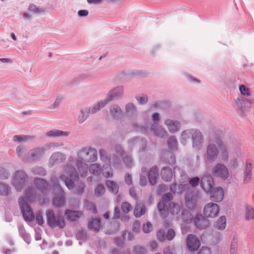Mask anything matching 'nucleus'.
<instances>
[{
	"label": "nucleus",
	"mask_w": 254,
	"mask_h": 254,
	"mask_svg": "<svg viewBox=\"0 0 254 254\" xmlns=\"http://www.w3.org/2000/svg\"><path fill=\"white\" fill-rule=\"evenodd\" d=\"M46 214L47 224L50 227L53 228L58 227L61 229L65 227V221L61 215H56L52 209L47 210Z\"/></svg>",
	"instance_id": "obj_3"
},
{
	"label": "nucleus",
	"mask_w": 254,
	"mask_h": 254,
	"mask_svg": "<svg viewBox=\"0 0 254 254\" xmlns=\"http://www.w3.org/2000/svg\"><path fill=\"white\" fill-rule=\"evenodd\" d=\"M237 243H238V241H237V239L234 238L233 240H232V241L231 242V245H230V254H237Z\"/></svg>",
	"instance_id": "obj_56"
},
{
	"label": "nucleus",
	"mask_w": 254,
	"mask_h": 254,
	"mask_svg": "<svg viewBox=\"0 0 254 254\" xmlns=\"http://www.w3.org/2000/svg\"><path fill=\"white\" fill-rule=\"evenodd\" d=\"M219 212V206L213 202L206 204L203 209V214L206 218H214L218 215Z\"/></svg>",
	"instance_id": "obj_13"
},
{
	"label": "nucleus",
	"mask_w": 254,
	"mask_h": 254,
	"mask_svg": "<svg viewBox=\"0 0 254 254\" xmlns=\"http://www.w3.org/2000/svg\"><path fill=\"white\" fill-rule=\"evenodd\" d=\"M36 137L33 135H15L13 136V141L16 143L26 142L29 141H34Z\"/></svg>",
	"instance_id": "obj_30"
},
{
	"label": "nucleus",
	"mask_w": 254,
	"mask_h": 254,
	"mask_svg": "<svg viewBox=\"0 0 254 254\" xmlns=\"http://www.w3.org/2000/svg\"><path fill=\"white\" fill-rule=\"evenodd\" d=\"M182 219L184 222L190 223L193 219V216L190 211L183 210L182 213Z\"/></svg>",
	"instance_id": "obj_46"
},
{
	"label": "nucleus",
	"mask_w": 254,
	"mask_h": 254,
	"mask_svg": "<svg viewBox=\"0 0 254 254\" xmlns=\"http://www.w3.org/2000/svg\"><path fill=\"white\" fill-rule=\"evenodd\" d=\"M110 113L111 116L116 119H119L123 116V111L120 107L117 104L111 106Z\"/></svg>",
	"instance_id": "obj_31"
},
{
	"label": "nucleus",
	"mask_w": 254,
	"mask_h": 254,
	"mask_svg": "<svg viewBox=\"0 0 254 254\" xmlns=\"http://www.w3.org/2000/svg\"><path fill=\"white\" fill-rule=\"evenodd\" d=\"M132 130L137 132H145L146 131V128L143 126H139L137 123H133L130 125Z\"/></svg>",
	"instance_id": "obj_54"
},
{
	"label": "nucleus",
	"mask_w": 254,
	"mask_h": 254,
	"mask_svg": "<svg viewBox=\"0 0 254 254\" xmlns=\"http://www.w3.org/2000/svg\"><path fill=\"white\" fill-rule=\"evenodd\" d=\"M168 209L170 213L173 215H177L181 210L180 206L173 202L169 203Z\"/></svg>",
	"instance_id": "obj_44"
},
{
	"label": "nucleus",
	"mask_w": 254,
	"mask_h": 254,
	"mask_svg": "<svg viewBox=\"0 0 254 254\" xmlns=\"http://www.w3.org/2000/svg\"><path fill=\"white\" fill-rule=\"evenodd\" d=\"M18 203L25 220L32 221L34 219V214L23 197H19Z\"/></svg>",
	"instance_id": "obj_10"
},
{
	"label": "nucleus",
	"mask_w": 254,
	"mask_h": 254,
	"mask_svg": "<svg viewBox=\"0 0 254 254\" xmlns=\"http://www.w3.org/2000/svg\"><path fill=\"white\" fill-rule=\"evenodd\" d=\"M123 161L127 167H131L133 165V162L131 157L129 155H126L123 157Z\"/></svg>",
	"instance_id": "obj_53"
},
{
	"label": "nucleus",
	"mask_w": 254,
	"mask_h": 254,
	"mask_svg": "<svg viewBox=\"0 0 254 254\" xmlns=\"http://www.w3.org/2000/svg\"><path fill=\"white\" fill-rule=\"evenodd\" d=\"M31 172L35 175L45 176L46 174V171L43 167L38 166L31 168Z\"/></svg>",
	"instance_id": "obj_45"
},
{
	"label": "nucleus",
	"mask_w": 254,
	"mask_h": 254,
	"mask_svg": "<svg viewBox=\"0 0 254 254\" xmlns=\"http://www.w3.org/2000/svg\"><path fill=\"white\" fill-rule=\"evenodd\" d=\"M209 192L210 200L214 202H219L223 199L224 191L220 187L214 188Z\"/></svg>",
	"instance_id": "obj_18"
},
{
	"label": "nucleus",
	"mask_w": 254,
	"mask_h": 254,
	"mask_svg": "<svg viewBox=\"0 0 254 254\" xmlns=\"http://www.w3.org/2000/svg\"><path fill=\"white\" fill-rule=\"evenodd\" d=\"M164 124L171 133L178 132L181 127V124L179 121L169 119L165 120Z\"/></svg>",
	"instance_id": "obj_19"
},
{
	"label": "nucleus",
	"mask_w": 254,
	"mask_h": 254,
	"mask_svg": "<svg viewBox=\"0 0 254 254\" xmlns=\"http://www.w3.org/2000/svg\"><path fill=\"white\" fill-rule=\"evenodd\" d=\"M225 143H229L230 147L228 149V158L229 157V152L232 151L233 156H235L239 159L243 157L241 147L240 144L237 143L235 140L231 139L225 140Z\"/></svg>",
	"instance_id": "obj_15"
},
{
	"label": "nucleus",
	"mask_w": 254,
	"mask_h": 254,
	"mask_svg": "<svg viewBox=\"0 0 254 254\" xmlns=\"http://www.w3.org/2000/svg\"><path fill=\"white\" fill-rule=\"evenodd\" d=\"M161 159L162 161L168 163L170 164H173L175 163L174 155L170 151H167L162 155Z\"/></svg>",
	"instance_id": "obj_37"
},
{
	"label": "nucleus",
	"mask_w": 254,
	"mask_h": 254,
	"mask_svg": "<svg viewBox=\"0 0 254 254\" xmlns=\"http://www.w3.org/2000/svg\"><path fill=\"white\" fill-rule=\"evenodd\" d=\"M15 153L18 158L24 162H28V153H26V148L24 145H18L15 149Z\"/></svg>",
	"instance_id": "obj_27"
},
{
	"label": "nucleus",
	"mask_w": 254,
	"mask_h": 254,
	"mask_svg": "<svg viewBox=\"0 0 254 254\" xmlns=\"http://www.w3.org/2000/svg\"><path fill=\"white\" fill-rule=\"evenodd\" d=\"M152 124L151 125L156 124L159 125V121L160 120V115L158 113H154L151 117Z\"/></svg>",
	"instance_id": "obj_60"
},
{
	"label": "nucleus",
	"mask_w": 254,
	"mask_h": 254,
	"mask_svg": "<svg viewBox=\"0 0 254 254\" xmlns=\"http://www.w3.org/2000/svg\"><path fill=\"white\" fill-rule=\"evenodd\" d=\"M28 180V176L22 170H19L15 172L12 180V184L17 191H20L23 188Z\"/></svg>",
	"instance_id": "obj_7"
},
{
	"label": "nucleus",
	"mask_w": 254,
	"mask_h": 254,
	"mask_svg": "<svg viewBox=\"0 0 254 254\" xmlns=\"http://www.w3.org/2000/svg\"><path fill=\"white\" fill-rule=\"evenodd\" d=\"M121 209L124 213H127L132 209V206L129 203L124 202L122 204Z\"/></svg>",
	"instance_id": "obj_59"
},
{
	"label": "nucleus",
	"mask_w": 254,
	"mask_h": 254,
	"mask_svg": "<svg viewBox=\"0 0 254 254\" xmlns=\"http://www.w3.org/2000/svg\"><path fill=\"white\" fill-rule=\"evenodd\" d=\"M196 202V196H194L191 191H188L185 195V203L190 209L194 208Z\"/></svg>",
	"instance_id": "obj_29"
},
{
	"label": "nucleus",
	"mask_w": 254,
	"mask_h": 254,
	"mask_svg": "<svg viewBox=\"0 0 254 254\" xmlns=\"http://www.w3.org/2000/svg\"><path fill=\"white\" fill-rule=\"evenodd\" d=\"M235 106L239 110L244 112L252 107L250 100L244 98H237L235 101Z\"/></svg>",
	"instance_id": "obj_24"
},
{
	"label": "nucleus",
	"mask_w": 254,
	"mask_h": 254,
	"mask_svg": "<svg viewBox=\"0 0 254 254\" xmlns=\"http://www.w3.org/2000/svg\"><path fill=\"white\" fill-rule=\"evenodd\" d=\"M226 227V219L224 216L220 217L214 224V227L218 230H223Z\"/></svg>",
	"instance_id": "obj_39"
},
{
	"label": "nucleus",
	"mask_w": 254,
	"mask_h": 254,
	"mask_svg": "<svg viewBox=\"0 0 254 254\" xmlns=\"http://www.w3.org/2000/svg\"><path fill=\"white\" fill-rule=\"evenodd\" d=\"M34 183L36 188L42 191H44L48 188L49 184L43 179L35 178L34 181Z\"/></svg>",
	"instance_id": "obj_36"
},
{
	"label": "nucleus",
	"mask_w": 254,
	"mask_h": 254,
	"mask_svg": "<svg viewBox=\"0 0 254 254\" xmlns=\"http://www.w3.org/2000/svg\"><path fill=\"white\" fill-rule=\"evenodd\" d=\"M145 213V206L142 203L137 204L134 208V214L135 217H139Z\"/></svg>",
	"instance_id": "obj_43"
},
{
	"label": "nucleus",
	"mask_w": 254,
	"mask_h": 254,
	"mask_svg": "<svg viewBox=\"0 0 254 254\" xmlns=\"http://www.w3.org/2000/svg\"><path fill=\"white\" fill-rule=\"evenodd\" d=\"M46 151L44 146L32 148L28 152V162L39 161L44 156Z\"/></svg>",
	"instance_id": "obj_12"
},
{
	"label": "nucleus",
	"mask_w": 254,
	"mask_h": 254,
	"mask_svg": "<svg viewBox=\"0 0 254 254\" xmlns=\"http://www.w3.org/2000/svg\"><path fill=\"white\" fill-rule=\"evenodd\" d=\"M191 139L193 149L199 150L202 148L204 138L202 132L199 129L193 128Z\"/></svg>",
	"instance_id": "obj_14"
},
{
	"label": "nucleus",
	"mask_w": 254,
	"mask_h": 254,
	"mask_svg": "<svg viewBox=\"0 0 254 254\" xmlns=\"http://www.w3.org/2000/svg\"><path fill=\"white\" fill-rule=\"evenodd\" d=\"M101 227V221L99 218L92 219L88 223V227L94 231H98Z\"/></svg>",
	"instance_id": "obj_41"
},
{
	"label": "nucleus",
	"mask_w": 254,
	"mask_h": 254,
	"mask_svg": "<svg viewBox=\"0 0 254 254\" xmlns=\"http://www.w3.org/2000/svg\"><path fill=\"white\" fill-rule=\"evenodd\" d=\"M229 143H225V140L222 141L218 136H213L209 140L206 146L205 157L207 161L210 163L215 161L218 157L221 161L226 162L228 161V149L230 147Z\"/></svg>",
	"instance_id": "obj_2"
},
{
	"label": "nucleus",
	"mask_w": 254,
	"mask_h": 254,
	"mask_svg": "<svg viewBox=\"0 0 254 254\" xmlns=\"http://www.w3.org/2000/svg\"><path fill=\"white\" fill-rule=\"evenodd\" d=\"M82 214V212L81 211L66 210L64 212V215L66 218L70 221H75L78 220Z\"/></svg>",
	"instance_id": "obj_28"
},
{
	"label": "nucleus",
	"mask_w": 254,
	"mask_h": 254,
	"mask_svg": "<svg viewBox=\"0 0 254 254\" xmlns=\"http://www.w3.org/2000/svg\"><path fill=\"white\" fill-rule=\"evenodd\" d=\"M64 100V97L62 95H58L57 96L54 103L51 104L48 108L50 110L57 109L59 107L62 102Z\"/></svg>",
	"instance_id": "obj_48"
},
{
	"label": "nucleus",
	"mask_w": 254,
	"mask_h": 254,
	"mask_svg": "<svg viewBox=\"0 0 254 254\" xmlns=\"http://www.w3.org/2000/svg\"><path fill=\"white\" fill-rule=\"evenodd\" d=\"M194 223L199 229H205L210 224V222L207 218L201 214H198L194 217Z\"/></svg>",
	"instance_id": "obj_23"
},
{
	"label": "nucleus",
	"mask_w": 254,
	"mask_h": 254,
	"mask_svg": "<svg viewBox=\"0 0 254 254\" xmlns=\"http://www.w3.org/2000/svg\"><path fill=\"white\" fill-rule=\"evenodd\" d=\"M148 174L150 184L152 186L155 185L157 183L159 178V172L157 167L154 166L151 167Z\"/></svg>",
	"instance_id": "obj_26"
},
{
	"label": "nucleus",
	"mask_w": 254,
	"mask_h": 254,
	"mask_svg": "<svg viewBox=\"0 0 254 254\" xmlns=\"http://www.w3.org/2000/svg\"><path fill=\"white\" fill-rule=\"evenodd\" d=\"M125 114L130 118H134L137 115V109L135 105L129 102L126 104L125 107Z\"/></svg>",
	"instance_id": "obj_25"
},
{
	"label": "nucleus",
	"mask_w": 254,
	"mask_h": 254,
	"mask_svg": "<svg viewBox=\"0 0 254 254\" xmlns=\"http://www.w3.org/2000/svg\"><path fill=\"white\" fill-rule=\"evenodd\" d=\"M25 198L29 202L35 201L37 198L35 190L33 187L28 188L25 192Z\"/></svg>",
	"instance_id": "obj_38"
},
{
	"label": "nucleus",
	"mask_w": 254,
	"mask_h": 254,
	"mask_svg": "<svg viewBox=\"0 0 254 254\" xmlns=\"http://www.w3.org/2000/svg\"><path fill=\"white\" fill-rule=\"evenodd\" d=\"M245 220L249 221L254 219V208L250 206H247L245 208Z\"/></svg>",
	"instance_id": "obj_42"
},
{
	"label": "nucleus",
	"mask_w": 254,
	"mask_h": 254,
	"mask_svg": "<svg viewBox=\"0 0 254 254\" xmlns=\"http://www.w3.org/2000/svg\"><path fill=\"white\" fill-rule=\"evenodd\" d=\"M76 237L77 239H78L80 241L84 242L87 239V236L86 232L83 230H79L77 233ZM80 245V242H79Z\"/></svg>",
	"instance_id": "obj_55"
},
{
	"label": "nucleus",
	"mask_w": 254,
	"mask_h": 254,
	"mask_svg": "<svg viewBox=\"0 0 254 254\" xmlns=\"http://www.w3.org/2000/svg\"><path fill=\"white\" fill-rule=\"evenodd\" d=\"M253 165L251 161L247 160L245 162V169L243 172V183H249L252 178Z\"/></svg>",
	"instance_id": "obj_21"
},
{
	"label": "nucleus",
	"mask_w": 254,
	"mask_h": 254,
	"mask_svg": "<svg viewBox=\"0 0 254 254\" xmlns=\"http://www.w3.org/2000/svg\"><path fill=\"white\" fill-rule=\"evenodd\" d=\"M69 134L67 131H64L58 129H53L48 131L46 133V136L48 137H58L60 136H67Z\"/></svg>",
	"instance_id": "obj_33"
},
{
	"label": "nucleus",
	"mask_w": 254,
	"mask_h": 254,
	"mask_svg": "<svg viewBox=\"0 0 254 254\" xmlns=\"http://www.w3.org/2000/svg\"><path fill=\"white\" fill-rule=\"evenodd\" d=\"M84 185L82 183H80L79 184L75 187L74 192L78 194H81L83 193L84 190Z\"/></svg>",
	"instance_id": "obj_63"
},
{
	"label": "nucleus",
	"mask_w": 254,
	"mask_h": 254,
	"mask_svg": "<svg viewBox=\"0 0 254 254\" xmlns=\"http://www.w3.org/2000/svg\"><path fill=\"white\" fill-rule=\"evenodd\" d=\"M161 176L164 181H170L173 178L172 171L169 167H163L161 171Z\"/></svg>",
	"instance_id": "obj_35"
},
{
	"label": "nucleus",
	"mask_w": 254,
	"mask_h": 254,
	"mask_svg": "<svg viewBox=\"0 0 254 254\" xmlns=\"http://www.w3.org/2000/svg\"><path fill=\"white\" fill-rule=\"evenodd\" d=\"M105 192V189L102 184H99L95 189L94 193L97 197L102 196Z\"/></svg>",
	"instance_id": "obj_51"
},
{
	"label": "nucleus",
	"mask_w": 254,
	"mask_h": 254,
	"mask_svg": "<svg viewBox=\"0 0 254 254\" xmlns=\"http://www.w3.org/2000/svg\"><path fill=\"white\" fill-rule=\"evenodd\" d=\"M51 181L53 183L54 191L58 193V195L54 197L53 203L57 207H62L65 205V199L64 197V192L58 183V180L56 177L51 178Z\"/></svg>",
	"instance_id": "obj_5"
},
{
	"label": "nucleus",
	"mask_w": 254,
	"mask_h": 254,
	"mask_svg": "<svg viewBox=\"0 0 254 254\" xmlns=\"http://www.w3.org/2000/svg\"><path fill=\"white\" fill-rule=\"evenodd\" d=\"M213 175L220 178L223 180H227L230 176V172L228 167L223 163H217L211 170Z\"/></svg>",
	"instance_id": "obj_9"
},
{
	"label": "nucleus",
	"mask_w": 254,
	"mask_h": 254,
	"mask_svg": "<svg viewBox=\"0 0 254 254\" xmlns=\"http://www.w3.org/2000/svg\"><path fill=\"white\" fill-rule=\"evenodd\" d=\"M66 159V155L61 152H55L51 155L48 165L49 167L52 168L54 165L61 164Z\"/></svg>",
	"instance_id": "obj_16"
},
{
	"label": "nucleus",
	"mask_w": 254,
	"mask_h": 254,
	"mask_svg": "<svg viewBox=\"0 0 254 254\" xmlns=\"http://www.w3.org/2000/svg\"><path fill=\"white\" fill-rule=\"evenodd\" d=\"M189 187V185H183L182 184H172L171 187V190L173 193H181L183 192L184 190H185L186 189H188Z\"/></svg>",
	"instance_id": "obj_40"
},
{
	"label": "nucleus",
	"mask_w": 254,
	"mask_h": 254,
	"mask_svg": "<svg viewBox=\"0 0 254 254\" xmlns=\"http://www.w3.org/2000/svg\"><path fill=\"white\" fill-rule=\"evenodd\" d=\"M10 192V187L4 183H0V195L6 196L8 195Z\"/></svg>",
	"instance_id": "obj_49"
},
{
	"label": "nucleus",
	"mask_w": 254,
	"mask_h": 254,
	"mask_svg": "<svg viewBox=\"0 0 254 254\" xmlns=\"http://www.w3.org/2000/svg\"><path fill=\"white\" fill-rule=\"evenodd\" d=\"M114 149L116 154L120 157L122 156L125 154V152L120 145H116L114 146Z\"/></svg>",
	"instance_id": "obj_62"
},
{
	"label": "nucleus",
	"mask_w": 254,
	"mask_h": 254,
	"mask_svg": "<svg viewBox=\"0 0 254 254\" xmlns=\"http://www.w3.org/2000/svg\"><path fill=\"white\" fill-rule=\"evenodd\" d=\"M200 186L206 192H209L213 188L214 181L212 176L210 174H206L200 181Z\"/></svg>",
	"instance_id": "obj_17"
},
{
	"label": "nucleus",
	"mask_w": 254,
	"mask_h": 254,
	"mask_svg": "<svg viewBox=\"0 0 254 254\" xmlns=\"http://www.w3.org/2000/svg\"><path fill=\"white\" fill-rule=\"evenodd\" d=\"M9 173L4 168H0V178L1 179H6L9 177Z\"/></svg>",
	"instance_id": "obj_64"
},
{
	"label": "nucleus",
	"mask_w": 254,
	"mask_h": 254,
	"mask_svg": "<svg viewBox=\"0 0 254 254\" xmlns=\"http://www.w3.org/2000/svg\"><path fill=\"white\" fill-rule=\"evenodd\" d=\"M106 186L112 192L117 193L118 192V186L114 181L110 180L107 181L106 182Z\"/></svg>",
	"instance_id": "obj_47"
},
{
	"label": "nucleus",
	"mask_w": 254,
	"mask_h": 254,
	"mask_svg": "<svg viewBox=\"0 0 254 254\" xmlns=\"http://www.w3.org/2000/svg\"><path fill=\"white\" fill-rule=\"evenodd\" d=\"M239 90L241 94L245 96H251V92L248 88L246 87L244 85H241L239 86Z\"/></svg>",
	"instance_id": "obj_58"
},
{
	"label": "nucleus",
	"mask_w": 254,
	"mask_h": 254,
	"mask_svg": "<svg viewBox=\"0 0 254 254\" xmlns=\"http://www.w3.org/2000/svg\"><path fill=\"white\" fill-rule=\"evenodd\" d=\"M200 241L195 236L191 234L188 236L187 239V246L188 249L190 252L196 251L199 246Z\"/></svg>",
	"instance_id": "obj_20"
},
{
	"label": "nucleus",
	"mask_w": 254,
	"mask_h": 254,
	"mask_svg": "<svg viewBox=\"0 0 254 254\" xmlns=\"http://www.w3.org/2000/svg\"><path fill=\"white\" fill-rule=\"evenodd\" d=\"M193 128L187 129L181 132L180 142L183 145H186L189 140L191 139Z\"/></svg>",
	"instance_id": "obj_32"
},
{
	"label": "nucleus",
	"mask_w": 254,
	"mask_h": 254,
	"mask_svg": "<svg viewBox=\"0 0 254 254\" xmlns=\"http://www.w3.org/2000/svg\"><path fill=\"white\" fill-rule=\"evenodd\" d=\"M76 157V160L72 156L69 157V163L64 166L63 171L59 177L69 190L73 189L74 184L72 180L78 179L79 174L82 178L86 177L87 163H93L97 160V151L91 146L83 147L77 150Z\"/></svg>",
	"instance_id": "obj_1"
},
{
	"label": "nucleus",
	"mask_w": 254,
	"mask_h": 254,
	"mask_svg": "<svg viewBox=\"0 0 254 254\" xmlns=\"http://www.w3.org/2000/svg\"><path fill=\"white\" fill-rule=\"evenodd\" d=\"M63 145H64V144L62 142H50L45 144L44 146L46 150H47L51 148H54Z\"/></svg>",
	"instance_id": "obj_57"
},
{
	"label": "nucleus",
	"mask_w": 254,
	"mask_h": 254,
	"mask_svg": "<svg viewBox=\"0 0 254 254\" xmlns=\"http://www.w3.org/2000/svg\"><path fill=\"white\" fill-rule=\"evenodd\" d=\"M88 168L90 173L95 176H98L102 173L103 176L106 178L113 176V173L110 170V165H104L103 167H102L99 164L93 163L91 164L89 167H88Z\"/></svg>",
	"instance_id": "obj_4"
},
{
	"label": "nucleus",
	"mask_w": 254,
	"mask_h": 254,
	"mask_svg": "<svg viewBox=\"0 0 254 254\" xmlns=\"http://www.w3.org/2000/svg\"><path fill=\"white\" fill-rule=\"evenodd\" d=\"M102 108L99 102L89 107L82 108L78 116V121L79 123H83L88 118L89 114H92L100 110Z\"/></svg>",
	"instance_id": "obj_8"
},
{
	"label": "nucleus",
	"mask_w": 254,
	"mask_h": 254,
	"mask_svg": "<svg viewBox=\"0 0 254 254\" xmlns=\"http://www.w3.org/2000/svg\"><path fill=\"white\" fill-rule=\"evenodd\" d=\"M150 130L155 136L159 138H166L168 135L167 131L162 126L156 124L151 125Z\"/></svg>",
	"instance_id": "obj_22"
},
{
	"label": "nucleus",
	"mask_w": 254,
	"mask_h": 254,
	"mask_svg": "<svg viewBox=\"0 0 254 254\" xmlns=\"http://www.w3.org/2000/svg\"><path fill=\"white\" fill-rule=\"evenodd\" d=\"M124 92V87L123 86H117L111 90L108 93L106 99L101 100L99 102L101 106L103 108L105 107L110 101H112L115 98H117L121 97Z\"/></svg>",
	"instance_id": "obj_11"
},
{
	"label": "nucleus",
	"mask_w": 254,
	"mask_h": 254,
	"mask_svg": "<svg viewBox=\"0 0 254 254\" xmlns=\"http://www.w3.org/2000/svg\"><path fill=\"white\" fill-rule=\"evenodd\" d=\"M136 100L138 103L141 105H143L147 103L148 101V97L146 95H142L141 96H138L135 97Z\"/></svg>",
	"instance_id": "obj_61"
},
{
	"label": "nucleus",
	"mask_w": 254,
	"mask_h": 254,
	"mask_svg": "<svg viewBox=\"0 0 254 254\" xmlns=\"http://www.w3.org/2000/svg\"><path fill=\"white\" fill-rule=\"evenodd\" d=\"M168 147L171 149H175L177 146V140L175 136H171L167 141Z\"/></svg>",
	"instance_id": "obj_52"
},
{
	"label": "nucleus",
	"mask_w": 254,
	"mask_h": 254,
	"mask_svg": "<svg viewBox=\"0 0 254 254\" xmlns=\"http://www.w3.org/2000/svg\"><path fill=\"white\" fill-rule=\"evenodd\" d=\"M241 159L233 156L230 160L229 165L232 169H236L239 167Z\"/></svg>",
	"instance_id": "obj_50"
},
{
	"label": "nucleus",
	"mask_w": 254,
	"mask_h": 254,
	"mask_svg": "<svg viewBox=\"0 0 254 254\" xmlns=\"http://www.w3.org/2000/svg\"><path fill=\"white\" fill-rule=\"evenodd\" d=\"M100 158L102 161L105 163H109L110 165L113 166L115 168L120 167L121 165V160L119 157L115 154L109 156L107 151L103 148L99 150V151Z\"/></svg>",
	"instance_id": "obj_6"
},
{
	"label": "nucleus",
	"mask_w": 254,
	"mask_h": 254,
	"mask_svg": "<svg viewBox=\"0 0 254 254\" xmlns=\"http://www.w3.org/2000/svg\"><path fill=\"white\" fill-rule=\"evenodd\" d=\"M133 141L138 142V146L139 147L140 152H143L145 150L147 147V142L145 139L137 137H133V138L129 141V145L132 146Z\"/></svg>",
	"instance_id": "obj_34"
}]
</instances>
